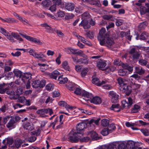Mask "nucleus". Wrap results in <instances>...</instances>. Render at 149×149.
<instances>
[{"instance_id": "f257e3e1", "label": "nucleus", "mask_w": 149, "mask_h": 149, "mask_svg": "<svg viewBox=\"0 0 149 149\" xmlns=\"http://www.w3.org/2000/svg\"><path fill=\"white\" fill-rule=\"evenodd\" d=\"M105 29L104 28H102L100 30L98 36V40L99 41L100 44L101 45H104L105 43V40L109 35L105 33Z\"/></svg>"}, {"instance_id": "f03ea898", "label": "nucleus", "mask_w": 149, "mask_h": 149, "mask_svg": "<svg viewBox=\"0 0 149 149\" xmlns=\"http://www.w3.org/2000/svg\"><path fill=\"white\" fill-rule=\"evenodd\" d=\"M10 118V119L6 125V127L10 129L15 127L16 123L19 121L20 119L19 116H11Z\"/></svg>"}, {"instance_id": "7ed1b4c3", "label": "nucleus", "mask_w": 149, "mask_h": 149, "mask_svg": "<svg viewBox=\"0 0 149 149\" xmlns=\"http://www.w3.org/2000/svg\"><path fill=\"white\" fill-rule=\"evenodd\" d=\"M68 139L72 143H77L81 137V135L78 134V132L71 131L69 133Z\"/></svg>"}, {"instance_id": "20e7f679", "label": "nucleus", "mask_w": 149, "mask_h": 149, "mask_svg": "<svg viewBox=\"0 0 149 149\" xmlns=\"http://www.w3.org/2000/svg\"><path fill=\"white\" fill-rule=\"evenodd\" d=\"M119 89L123 93L127 96L129 95L132 92L131 87L126 83L122 84V85L120 86Z\"/></svg>"}, {"instance_id": "39448f33", "label": "nucleus", "mask_w": 149, "mask_h": 149, "mask_svg": "<svg viewBox=\"0 0 149 149\" xmlns=\"http://www.w3.org/2000/svg\"><path fill=\"white\" fill-rule=\"evenodd\" d=\"M45 84L46 81L45 80H42L41 81L37 80L33 81L32 85L34 88H42L45 86Z\"/></svg>"}, {"instance_id": "423d86ee", "label": "nucleus", "mask_w": 149, "mask_h": 149, "mask_svg": "<svg viewBox=\"0 0 149 149\" xmlns=\"http://www.w3.org/2000/svg\"><path fill=\"white\" fill-rule=\"evenodd\" d=\"M87 127V124L84 123H81L78 124L76 126V132L81 136H83V133L84 129Z\"/></svg>"}, {"instance_id": "0eeeda50", "label": "nucleus", "mask_w": 149, "mask_h": 149, "mask_svg": "<svg viewBox=\"0 0 149 149\" xmlns=\"http://www.w3.org/2000/svg\"><path fill=\"white\" fill-rule=\"evenodd\" d=\"M129 54L132 57L134 60L139 59L140 57V54L139 52L136 51L135 48H131L128 51Z\"/></svg>"}, {"instance_id": "6e6552de", "label": "nucleus", "mask_w": 149, "mask_h": 149, "mask_svg": "<svg viewBox=\"0 0 149 149\" xmlns=\"http://www.w3.org/2000/svg\"><path fill=\"white\" fill-rule=\"evenodd\" d=\"M133 104V100L132 98L130 97L127 99L123 100L122 101V104L124 108L128 109Z\"/></svg>"}, {"instance_id": "1a4fd4ad", "label": "nucleus", "mask_w": 149, "mask_h": 149, "mask_svg": "<svg viewBox=\"0 0 149 149\" xmlns=\"http://www.w3.org/2000/svg\"><path fill=\"white\" fill-rule=\"evenodd\" d=\"M109 95L111 98V102L113 103H116L118 101V95L113 91H110Z\"/></svg>"}, {"instance_id": "9d476101", "label": "nucleus", "mask_w": 149, "mask_h": 149, "mask_svg": "<svg viewBox=\"0 0 149 149\" xmlns=\"http://www.w3.org/2000/svg\"><path fill=\"white\" fill-rule=\"evenodd\" d=\"M0 32L6 36L7 38L11 42H15L14 40L10 35V34L3 28L2 27L0 28Z\"/></svg>"}, {"instance_id": "9b49d317", "label": "nucleus", "mask_w": 149, "mask_h": 149, "mask_svg": "<svg viewBox=\"0 0 149 149\" xmlns=\"http://www.w3.org/2000/svg\"><path fill=\"white\" fill-rule=\"evenodd\" d=\"M114 43V42L113 39L112 38L107 36L105 40V43L104 45H105V46L110 48L113 45Z\"/></svg>"}, {"instance_id": "f8f14e48", "label": "nucleus", "mask_w": 149, "mask_h": 149, "mask_svg": "<svg viewBox=\"0 0 149 149\" xmlns=\"http://www.w3.org/2000/svg\"><path fill=\"white\" fill-rule=\"evenodd\" d=\"M22 143V141L21 139H17L15 140L13 145L10 147L13 149H18L20 147Z\"/></svg>"}, {"instance_id": "ddd939ff", "label": "nucleus", "mask_w": 149, "mask_h": 149, "mask_svg": "<svg viewBox=\"0 0 149 149\" xmlns=\"http://www.w3.org/2000/svg\"><path fill=\"white\" fill-rule=\"evenodd\" d=\"M92 99L90 100L91 103H93L95 104H99L101 103L102 101L101 98L99 97L96 96L94 97H93ZM87 101L89 100V99L86 100Z\"/></svg>"}, {"instance_id": "4468645a", "label": "nucleus", "mask_w": 149, "mask_h": 149, "mask_svg": "<svg viewBox=\"0 0 149 149\" xmlns=\"http://www.w3.org/2000/svg\"><path fill=\"white\" fill-rule=\"evenodd\" d=\"M79 26H83L84 29H88L90 27V26L88 24V20L85 18L82 20Z\"/></svg>"}, {"instance_id": "2eb2a0df", "label": "nucleus", "mask_w": 149, "mask_h": 149, "mask_svg": "<svg viewBox=\"0 0 149 149\" xmlns=\"http://www.w3.org/2000/svg\"><path fill=\"white\" fill-rule=\"evenodd\" d=\"M88 134L90 136L92 139L93 140H97L100 139L101 138L98 136V134L94 131H91L88 133Z\"/></svg>"}, {"instance_id": "dca6fc26", "label": "nucleus", "mask_w": 149, "mask_h": 149, "mask_svg": "<svg viewBox=\"0 0 149 149\" xmlns=\"http://www.w3.org/2000/svg\"><path fill=\"white\" fill-rule=\"evenodd\" d=\"M106 61L102 59H100L98 60L97 62V66L99 69L104 68L106 65Z\"/></svg>"}, {"instance_id": "f3484780", "label": "nucleus", "mask_w": 149, "mask_h": 149, "mask_svg": "<svg viewBox=\"0 0 149 149\" xmlns=\"http://www.w3.org/2000/svg\"><path fill=\"white\" fill-rule=\"evenodd\" d=\"M65 8L68 10L71 11L74 9V5L72 3H67L65 4Z\"/></svg>"}, {"instance_id": "a211bd4d", "label": "nucleus", "mask_w": 149, "mask_h": 149, "mask_svg": "<svg viewBox=\"0 0 149 149\" xmlns=\"http://www.w3.org/2000/svg\"><path fill=\"white\" fill-rule=\"evenodd\" d=\"M135 72L140 75L143 74L145 72V70L141 67H135Z\"/></svg>"}, {"instance_id": "6ab92c4d", "label": "nucleus", "mask_w": 149, "mask_h": 149, "mask_svg": "<svg viewBox=\"0 0 149 149\" xmlns=\"http://www.w3.org/2000/svg\"><path fill=\"white\" fill-rule=\"evenodd\" d=\"M85 1L93 5L100 7L101 6L100 1L98 0H85Z\"/></svg>"}, {"instance_id": "aec40b11", "label": "nucleus", "mask_w": 149, "mask_h": 149, "mask_svg": "<svg viewBox=\"0 0 149 149\" xmlns=\"http://www.w3.org/2000/svg\"><path fill=\"white\" fill-rule=\"evenodd\" d=\"M60 74L59 72L57 70H55L49 74V76L51 78L56 79L57 77Z\"/></svg>"}, {"instance_id": "412c9836", "label": "nucleus", "mask_w": 149, "mask_h": 149, "mask_svg": "<svg viewBox=\"0 0 149 149\" xmlns=\"http://www.w3.org/2000/svg\"><path fill=\"white\" fill-rule=\"evenodd\" d=\"M82 95L85 97L88 98H90V99H91L93 97V95L92 94L89 93L85 90H83L82 92Z\"/></svg>"}, {"instance_id": "4be33fe9", "label": "nucleus", "mask_w": 149, "mask_h": 149, "mask_svg": "<svg viewBox=\"0 0 149 149\" xmlns=\"http://www.w3.org/2000/svg\"><path fill=\"white\" fill-rule=\"evenodd\" d=\"M110 109L115 111L118 112L120 111L121 109L119 104H113L112 105Z\"/></svg>"}, {"instance_id": "5701e85b", "label": "nucleus", "mask_w": 149, "mask_h": 149, "mask_svg": "<svg viewBox=\"0 0 149 149\" xmlns=\"http://www.w3.org/2000/svg\"><path fill=\"white\" fill-rule=\"evenodd\" d=\"M31 76L32 74L30 73H23L22 80L24 83L25 82L24 81L25 79H30L31 78Z\"/></svg>"}, {"instance_id": "b1692460", "label": "nucleus", "mask_w": 149, "mask_h": 149, "mask_svg": "<svg viewBox=\"0 0 149 149\" xmlns=\"http://www.w3.org/2000/svg\"><path fill=\"white\" fill-rule=\"evenodd\" d=\"M135 143L132 141H129L126 144L127 149H131L135 146Z\"/></svg>"}, {"instance_id": "393cba45", "label": "nucleus", "mask_w": 149, "mask_h": 149, "mask_svg": "<svg viewBox=\"0 0 149 149\" xmlns=\"http://www.w3.org/2000/svg\"><path fill=\"white\" fill-rule=\"evenodd\" d=\"M3 74L4 76L3 79H9L13 77V73L11 72L8 73L4 72Z\"/></svg>"}, {"instance_id": "a878e982", "label": "nucleus", "mask_w": 149, "mask_h": 149, "mask_svg": "<svg viewBox=\"0 0 149 149\" xmlns=\"http://www.w3.org/2000/svg\"><path fill=\"white\" fill-rule=\"evenodd\" d=\"M52 4L51 1L50 0H45L42 2V4L43 7L47 8L50 6Z\"/></svg>"}, {"instance_id": "bb28decb", "label": "nucleus", "mask_w": 149, "mask_h": 149, "mask_svg": "<svg viewBox=\"0 0 149 149\" xmlns=\"http://www.w3.org/2000/svg\"><path fill=\"white\" fill-rule=\"evenodd\" d=\"M63 75L60 76L58 78V80L59 81V83L61 84H64L68 81V79L67 77H63Z\"/></svg>"}, {"instance_id": "cd10ccee", "label": "nucleus", "mask_w": 149, "mask_h": 149, "mask_svg": "<svg viewBox=\"0 0 149 149\" xmlns=\"http://www.w3.org/2000/svg\"><path fill=\"white\" fill-rule=\"evenodd\" d=\"M86 57H83V58H80L79 59V63L81 64H84L86 65L88 64L89 60L88 59V58L87 56L86 55Z\"/></svg>"}, {"instance_id": "c85d7f7f", "label": "nucleus", "mask_w": 149, "mask_h": 149, "mask_svg": "<svg viewBox=\"0 0 149 149\" xmlns=\"http://www.w3.org/2000/svg\"><path fill=\"white\" fill-rule=\"evenodd\" d=\"M140 11L141 15H144L146 13H149V8L141 6L140 8Z\"/></svg>"}, {"instance_id": "c756f323", "label": "nucleus", "mask_w": 149, "mask_h": 149, "mask_svg": "<svg viewBox=\"0 0 149 149\" xmlns=\"http://www.w3.org/2000/svg\"><path fill=\"white\" fill-rule=\"evenodd\" d=\"M100 120V119L98 118L96 120H95L93 119H91L88 122V123L91 126V125H93L94 124H96L97 125H98L99 122Z\"/></svg>"}, {"instance_id": "7c9ffc66", "label": "nucleus", "mask_w": 149, "mask_h": 149, "mask_svg": "<svg viewBox=\"0 0 149 149\" xmlns=\"http://www.w3.org/2000/svg\"><path fill=\"white\" fill-rule=\"evenodd\" d=\"M36 113L38 114L44 115L45 114L48 113V110L47 109H43L38 110L36 111Z\"/></svg>"}, {"instance_id": "2f4dec72", "label": "nucleus", "mask_w": 149, "mask_h": 149, "mask_svg": "<svg viewBox=\"0 0 149 149\" xmlns=\"http://www.w3.org/2000/svg\"><path fill=\"white\" fill-rule=\"evenodd\" d=\"M140 106L136 104H135L132 108L131 111L133 113H137L140 110Z\"/></svg>"}, {"instance_id": "473e14b6", "label": "nucleus", "mask_w": 149, "mask_h": 149, "mask_svg": "<svg viewBox=\"0 0 149 149\" xmlns=\"http://www.w3.org/2000/svg\"><path fill=\"white\" fill-rule=\"evenodd\" d=\"M116 145L115 144H110L108 145H104V149H116Z\"/></svg>"}, {"instance_id": "72a5a7b5", "label": "nucleus", "mask_w": 149, "mask_h": 149, "mask_svg": "<svg viewBox=\"0 0 149 149\" xmlns=\"http://www.w3.org/2000/svg\"><path fill=\"white\" fill-rule=\"evenodd\" d=\"M148 37V34L146 32L142 33L140 36V39L141 40H145L147 39Z\"/></svg>"}, {"instance_id": "f704fd0d", "label": "nucleus", "mask_w": 149, "mask_h": 149, "mask_svg": "<svg viewBox=\"0 0 149 149\" xmlns=\"http://www.w3.org/2000/svg\"><path fill=\"white\" fill-rule=\"evenodd\" d=\"M107 128L109 132L111 133L112 132L116 129V127L114 124L112 123L109 125Z\"/></svg>"}, {"instance_id": "c9c22d12", "label": "nucleus", "mask_w": 149, "mask_h": 149, "mask_svg": "<svg viewBox=\"0 0 149 149\" xmlns=\"http://www.w3.org/2000/svg\"><path fill=\"white\" fill-rule=\"evenodd\" d=\"M13 72L15 75L17 77H19L22 79L23 73L21 71L19 70H14Z\"/></svg>"}, {"instance_id": "e433bc0d", "label": "nucleus", "mask_w": 149, "mask_h": 149, "mask_svg": "<svg viewBox=\"0 0 149 149\" xmlns=\"http://www.w3.org/2000/svg\"><path fill=\"white\" fill-rule=\"evenodd\" d=\"M63 68L66 70H70V68L68 65V63L67 61H64L62 64Z\"/></svg>"}, {"instance_id": "4c0bfd02", "label": "nucleus", "mask_w": 149, "mask_h": 149, "mask_svg": "<svg viewBox=\"0 0 149 149\" xmlns=\"http://www.w3.org/2000/svg\"><path fill=\"white\" fill-rule=\"evenodd\" d=\"M118 75L122 76H124L126 75L127 70L124 69H120L118 71Z\"/></svg>"}, {"instance_id": "58836bf2", "label": "nucleus", "mask_w": 149, "mask_h": 149, "mask_svg": "<svg viewBox=\"0 0 149 149\" xmlns=\"http://www.w3.org/2000/svg\"><path fill=\"white\" fill-rule=\"evenodd\" d=\"M109 120L107 119H103L101 121V124L104 127H106L109 125Z\"/></svg>"}, {"instance_id": "ea45409f", "label": "nucleus", "mask_w": 149, "mask_h": 149, "mask_svg": "<svg viewBox=\"0 0 149 149\" xmlns=\"http://www.w3.org/2000/svg\"><path fill=\"white\" fill-rule=\"evenodd\" d=\"M17 99L18 102L24 104L25 103L26 99L24 96H18Z\"/></svg>"}, {"instance_id": "a19ab883", "label": "nucleus", "mask_w": 149, "mask_h": 149, "mask_svg": "<svg viewBox=\"0 0 149 149\" xmlns=\"http://www.w3.org/2000/svg\"><path fill=\"white\" fill-rule=\"evenodd\" d=\"M2 20L4 22L9 23H12L16 22V20L14 19L11 18H6L5 19H2Z\"/></svg>"}, {"instance_id": "79ce46f5", "label": "nucleus", "mask_w": 149, "mask_h": 149, "mask_svg": "<svg viewBox=\"0 0 149 149\" xmlns=\"http://www.w3.org/2000/svg\"><path fill=\"white\" fill-rule=\"evenodd\" d=\"M148 62L147 60L143 59H140L139 60V63L142 66H146Z\"/></svg>"}, {"instance_id": "37998d69", "label": "nucleus", "mask_w": 149, "mask_h": 149, "mask_svg": "<svg viewBox=\"0 0 149 149\" xmlns=\"http://www.w3.org/2000/svg\"><path fill=\"white\" fill-rule=\"evenodd\" d=\"M92 82L97 86H100V81L99 80V79L97 78H93L92 80Z\"/></svg>"}, {"instance_id": "c03bdc74", "label": "nucleus", "mask_w": 149, "mask_h": 149, "mask_svg": "<svg viewBox=\"0 0 149 149\" xmlns=\"http://www.w3.org/2000/svg\"><path fill=\"white\" fill-rule=\"evenodd\" d=\"M147 24L148 23L146 21H144L140 23L139 26V28L141 29H144L147 26Z\"/></svg>"}, {"instance_id": "a18cd8bd", "label": "nucleus", "mask_w": 149, "mask_h": 149, "mask_svg": "<svg viewBox=\"0 0 149 149\" xmlns=\"http://www.w3.org/2000/svg\"><path fill=\"white\" fill-rule=\"evenodd\" d=\"M101 134L103 136H106L110 133L107 128H104L101 132Z\"/></svg>"}, {"instance_id": "49530a36", "label": "nucleus", "mask_w": 149, "mask_h": 149, "mask_svg": "<svg viewBox=\"0 0 149 149\" xmlns=\"http://www.w3.org/2000/svg\"><path fill=\"white\" fill-rule=\"evenodd\" d=\"M76 54L85 58L86 57V55L84 53L83 51L81 50H78L77 52H76Z\"/></svg>"}, {"instance_id": "de8ad7c7", "label": "nucleus", "mask_w": 149, "mask_h": 149, "mask_svg": "<svg viewBox=\"0 0 149 149\" xmlns=\"http://www.w3.org/2000/svg\"><path fill=\"white\" fill-rule=\"evenodd\" d=\"M88 72V69L87 68H84L82 70L81 72V75L82 77H85L87 74Z\"/></svg>"}, {"instance_id": "09e8293b", "label": "nucleus", "mask_w": 149, "mask_h": 149, "mask_svg": "<svg viewBox=\"0 0 149 149\" xmlns=\"http://www.w3.org/2000/svg\"><path fill=\"white\" fill-rule=\"evenodd\" d=\"M118 149H127L126 144L122 143L117 146Z\"/></svg>"}, {"instance_id": "8fccbe9b", "label": "nucleus", "mask_w": 149, "mask_h": 149, "mask_svg": "<svg viewBox=\"0 0 149 149\" xmlns=\"http://www.w3.org/2000/svg\"><path fill=\"white\" fill-rule=\"evenodd\" d=\"M31 42L37 43L40 45H42V43L40 40L36 38L32 37Z\"/></svg>"}, {"instance_id": "3c124183", "label": "nucleus", "mask_w": 149, "mask_h": 149, "mask_svg": "<svg viewBox=\"0 0 149 149\" xmlns=\"http://www.w3.org/2000/svg\"><path fill=\"white\" fill-rule=\"evenodd\" d=\"M19 34L20 35L22 36L23 37L25 38L28 40L31 41L32 37H31L30 36H27L26 34H23L21 33H19Z\"/></svg>"}, {"instance_id": "603ef678", "label": "nucleus", "mask_w": 149, "mask_h": 149, "mask_svg": "<svg viewBox=\"0 0 149 149\" xmlns=\"http://www.w3.org/2000/svg\"><path fill=\"white\" fill-rule=\"evenodd\" d=\"M141 131L144 135L146 136H148L149 135V130L146 129H143L141 130Z\"/></svg>"}, {"instance_id": "864d4df0", "label": "nucleus", "mask_w": 149, "mask_h": 149, "mask_svg": "<svg viewBox=\"0 0 149 149\" xmlns=\"http://www.w3.org/2000/svg\"><path fill=\"white\" fill-rule=\"evenodd\" d=\"M115 69V67H109L106 68L105 69H101L102 70H106V71H107L108 72H110L111 71L113 72Z\"/></svg>"}, {"instance_id": "5fc2aeb1", "label": "nucleus", "mask_w": 149, "mask_h": 149, "mask_svg": "<svg viewBox=\"0 0 149 149\" xmlns=\"http://www.w3.org/2000/svg\"><path fill=\"white\" fill-rule=\"evenodd\" d=\"M30 123L29 122H26L24 123V128L26 130H29V128L30 126Z\"/></svg>"}, {"instance_id": "6e6d98bb", "label": "nucleus", "mask_w": 149, "mask_h": 149, "mask_svg": "<svg viewBox=\"0 0 149 149\" xmlns=\"http://www.w3.org/2000/svg\"><path fill=\"white\" fill-rule=\"evenodd\" d=\"M46 88L47 90H52L54 88V86L51 84H49L46 86Z\"/></svg>"}, {"instance_id": "4d7b16f0", "label": "nucleus", "mask_w": 149, "mask_h": 149, "mask_svg": "<svg viewBox=\"0 0 149 149\" xmlns=\"http://www.w3.org/2000/svg\"><path fill=\"white\" fill-rule=\"evenodd\" d=\"M13 141L12 138L8 137L7 138L6 143L7 144H9V146L11 145L12 143H13Z\"/></svg>"}, {"instance_id": "13d9d810", "label": "nucleus", "mask_w": 149, "mask_h": 149, "mask_svg": "<svg viewBox=\"0 0 149 149\" xmlns=\"http://www.w3.org/2000/svg\"><path fill=\"white\" fill-rule=\"evenodd\" d=\"M86 35L87 37H89L91 39L93 38L94 35L92 32H88L86 33Z\"/></svg>"}, {"instance_id": "bf43d9fd", "label": "nucleus", "mask_w": 149, "mask_h": 149, "mask_svg": "<svg viewBox=\"0 0 149 149\" xmlns=\"http://www.w3.org/2000/svg\"><path fill=\"white\" fill-rule=\"evenodd\" d=\"M117 80L120 86L122 85V84H125L124 82L123 79L121 77H118L117 79Z\"/></svg>"}, {"instance_id": "052dcab7", "label": "nucleus", "mask_w": 149, "mask_h": 149, "mask_svg": "<svg viewBox=\"0 0 149 149\" xmlns=\"http://www.w3.org/2000/svg\"><path fill=\"white\" fill-rule=\"evenodd\" d=\"M113 17V16L111 15H105L102 16V18L104 19L109 20Z\"/></svg>"}, {"instance_id": "680f3d73", "label": "nucleus", "mask_w": 149, "mask_h": 149, "mask_svg": "<svg viewBox=\"0 0 149 149\" xmlns=\"http://www.w3.org/2000/svg\"><path fill=\"white\" fill-rule=\"evenodd\" d=\"M123 23V21L122 19H119L117 20L116 23V24L117 26H119L122 25Z\"/></svg>"}, {"instance_id": "e2e57ef3", "label": "nucleus", "mask_w": 149, "mask_h": 149, "mask_svg": "<svg viewBox=\"0 0 149 149\" xmlns=\"http://www.w3.org/2000/svg\"><path fill=\"white\" fill-rule=\"evenodd\" d=\"M74 93L77 95H80L82 93L81 90L79 88H77L74 91Z\"/></svg>"}, {"instance_id": "0e129e2a", "label": "nucleus", "mask_w": 149, "mask_h": 149, "mask_svg": "<svg viewBox=\"0 0 149 149\" xmlns=\"http://www.w3.org/2000/svg\"><path fill=\"white\" fill-rule=\"evenodd\" d=\"M42 26L45 27L46 29L48 30H52V28L49 26L47 23H44L41 24Z\"/></svg>"}, {"instance_id": "69168bd1", "label": "nucleus", "mask_w": 149, "mask_h": 149, "mask_svg": "<svg viewBox=\"0 0 149 149\" xmlns=\"http://www.w3.org/2000/svg\"><path fill=\"white\" fill-rule=\"evenodd\" d=\"M130 77L134 78L135 79L137 80H139L140 78V77L137 74H134L131 76Z\"/></svg>"}, {"instance_id": "338daca9", "label": "nucleus", "mask_w": 149, "mask_h": 149, "mask_svg": "<svg viewBox=\"0 0 149 149\" xmlns=\"http://www.w3.org/2000/svg\"><path fill=\"white\" fill-rule=\"evenodd\" d=\"M58 104L59 106H62L63 107H65L66 108V107L67 106V104L64 101H60Z\"/></svg>"}, {"instance_id": "774afa93", "label": "nucleus", "mask_w": 149, "mask_h": 149, "mask_svg": "<svg viewBox=\"0 0 149 149\" xmlns=\"http://www.w3.org/2000/svg\"><path fill=\"white\" fill-rule=\"evenodd\" d=\"M10 117L11 116H6V117H4L3 118L2 121L3 123V124H6L7 121L10 118Z\"/></svg>"}]
</instances>
